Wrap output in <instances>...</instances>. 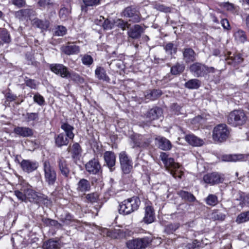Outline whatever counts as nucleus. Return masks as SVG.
Instances as JSON below:
<instances>
[{"label":"nucleus","instance_id":"obj_58","mask_svg":"<svg viewBox=\"0 0 249 249\" xmlns=\"http://www.w3.org/2000/svg\"><path fill=\"white\" fill-rule=\"evenodd\" d=\"M212 218L214 220H224L225 218V214L219 211H216L212 213Z\"/></svg>","mask_w":249,"mask_h":249},{"label":"nucleus","instance_id":"obj_45","mask_svg":"<svg viewBox=\"0 0 249 249\" xmlns=\"http://www.w3.org/2000/svg\"><path fill=\"white\" fill-rule=\"evenodd\" d=\"M115 25L118 27L121 28L123 31H124L126 29H128L130 24L127 21H124L122 19H117L114 22Z\"/></svg>","mask_w":249,"mask_h":249},{"label":"nucleus","instance_id":"obj_39","mask_svg":"<svg viewBox=\"0 0 249 249\" xmlns=\"http://www.w3.org/2000/svg\"><path fill=\"white\" fill-rule=\"evenodd\" d=\"M180 226L178 223H170L165 226L164 231L167 234H173Z\"/></svg>","mask_w":249,"mask_h":249},{"label":"nucleus","instance_id":"obj_32","mask_svg":"<svg viewBox=\"0 0 249 249\" xmlns=\"http://www.w3.org/2000/svg\"><path fill=\"white\" fill-rule=\"evenodd\" d=\"M183 57L186 63L193 62L196 59L195 53L192 49H185L183 52Z\"/></svg>","mask_w":249,"mask_h":249},{"label":"nucleus","instance_id":"obj_22","mask_svg":"<svg viewBox=\"0 0 249 249\" xmlns=\"http://www.w3.org/2000/svg\"><path fill=\"white\" fill-rule=\"evenodd\" d=\"M61 50L67 55L77 54L80 52L79 47L71 42H68L67 45L62 46Z\"/></svg>","mask_w":249,"mask_h":249},{"label":"nucleus","instance_id":"obj_36","mask_svg":"<svg viewBox=\"0 0 249 249\" xmlns=\"http://www.w3.org/2000/svg\"><path fill=\"white\" fill-rule=\"evenodd\" d=\"M101 0H83L84 5L81 6V10L87 12L88 7L96 6L100 4Z\"/></svg>","mask_w":249,"mask_h":249},{"label":"nucleus","instance_id":"obj_26","mask_svg":"<svg viewBox=\"0 0 249 249\" xmlns=\"http://www.w3.org/2000/svg\"><path fill=\"white\" fill-rule=\"evenodd\" d=\"M61 128L65 132L66 136L73 141L74 137V134L73 132L74 127L67 122L61 123Z\"/></svg>","mask_w":249,"mask_h":249},{"label":"nucleus","instance_id":"obj_24","mask_svg":"<svg viewBox=\"0 0 249 249\" xmlns=\"http://www.w3.org/2000/svg\"><path fill=\"white\" fill-rule=\"evenodd\" d=\"M185 139L189 144L193 146H201L204 144V141L202 139L193 134L186 135Z\"/></svg>","mask_w":249,"mask_h":249},{"label":"nucleus","instance_id":"obj_47","mask_svg":"<svg viewBox=\"0 0 249 249\" xmlns=\"http://www.w3.org/2000/svg\"><path fill=\"white\" fill-rule=\"evenodd\" d=\"M164 48L167 53L172 55L177 52L176 46L172 42L167 43L164 47Z\"/></svg>","mask_w":249,"mask_h":249},{"label":"nucleus","instance_id":"obj_64","mask_svg":"<svg viewBox=\"0 0 249 249\" xmlns=\"http://www.w3.org/2000/svg\"><path fill=\"white\" fill-rule=\"evenodd\" d=\"M72 216L70 213H67L65 217L61 218V220L65 224L68 225L70 223V222L72 220Z\"/></svg>","mask_w":249,"mask_h":249},{"label":"nucleus","instance_id":"obj_41","mask_svg":"<svg viewBox=\"0 0 249 249\" xmlns=\"http://www.w3.org/2000/svg\"><path fill=\"white\" fill-rule=\"evenodd\" d=\"M67 78H70L71 80L78 84H83L85 82L84 79L80 76L79 74L75 72H70L69 71L68 76Z\"/></svg>","mask_w":249,"mask_h":249},{"label":"nucleus","instance_id":"obj_3","mask_svg":"<svg viewBox=\"0 0 249 249\" xmlns=\"http://www.w3.org/2000/svg\"><path fill=\"white\" fill-rule=\"evenodd\" d=\"M230 131L226 124H219L213 129V139L214 142H222L227 140Z\"/></svg>","mask_w":249,"mask_h":249},{"label":"nucleus","instance_id":"obj_40","mask_svg":"<svg viewBox=\"0 0 249 249\" xmlns=\"http://www.w3.org/2000/svg\"><path fill=\"white\" fill-rule=\"evenodd\" d=\"M34 11L33 9H22L18 12V16L21 17L22 19H27L32 15H34Z\"/></svg>","mask_w":249,"mask_h":249},{"label":"nucleus","instance_id":"obj_9","mask_svg":"<svg viewBox=\"0 0 249 249\" xmlns=\"http://www.w3.org/2000/svg\"><path fill=\"white\" fill-rule=\"evenodd\" d=\"M149 243V238L144 237L129 240L126 242V246L129 249H142L146 248Z\"/></svg>","mask_w":249,"mask_h":249},{"label":"nucleus","instance_id":"obj_52","mask_svg":"<svg viewBox=\"0 0 249 249\" xmlns=\"http://www.w3.org/2000/svg\"><path fill=\"white\" fill-rule=\"evenodd\" d=\"M4 96L8 102H12L15 101L17 99V96L11 92L10 89L5 91L4 92Z\"/></svg>","mask_w":249,"mask_h":249},{"label":"nucleus","instance_id":"obj_48","mask_svg":"<svg viewBox=\"0 0 249 249\" xmlns=\"http://www.w3.org/2000/svg\"><path fill=\"white\" fill-rule=\"evenodd\" d=\"M206 203L210 206H215L218 202L217 197L214 195H209L206 198Z\"/></svg>","mask_w":249,"mask_h":249},{"label":"nucleus","instance_id":"obj_51","mask_svg":"<svg viewBox=\"0 0 249 249\" xmlns=\"http://www.w3.org/2000/svg\"><path fill=\"white\" fill-rule=\"evenodd\" d=\"M51 200L48 198V197L46 196L41 194H40L37 204H44L46 206H48L51 204Z\"/></svg>","mask_w":249,"mask_h":249},{"label":"nucleus","instance_id":"obj_53","mask_svg":"<svg viewBox=\"0 0 249 249\" xmlns=\"http://www.w3.org/2000/svg\"><path fill=\"white\" fill-rule=\"evenodd\" d=\"M14 194L19 200L23 202H26V193L22 191L21 190V188L20 189V190H15L14 191Z\"/></svg>","mask_w":249,"mask_h":249},{"label":"nucleus","instance_id":"obj_27","mask_svg":"<svg viewBox=\"0 0 249 249\" xmlns=\"http://www.w3.org/2000/svg\"><path fill=\"white\" fill-rule=\"evenodd\" d=\"M90 182L86 179L82 178L77 184L76 190L78 192L85 193L90 189Z\"/></svg>","mask_w":249,"mask_h":249},{"label":"nucleus","instance_id":"obj_37","mask_svg":"<svg viewBox=\"0 0 249 249\" xmlns=\"http://www.w3.org/2000/svg\"><path fill=\"white\" fill-rule=\"evenodd\" d=\"M43 249H59V243L57 241L49 240L44 243Z\"/></svg>","mask_w":249,"mask_h":249},{"label":"nucleus","instance_id":"obj_29","mask_svg":"<svg viewBox=\"0 0 249 249\" xmlns=\"http://www.w3.org/2000/svg\"><path fill=\"white\" fill-rule=\"evenodd\" d=\"M68 150L71 152L72 158L75 159L79 158L82 152L81 146L77 142L74 143L71 148L69 147Z\"/></svg>","mask_w":249,"mask_h":249},{"label":"nucleus","instance_id":"obj_35","mask_svg":"<svg viewBox=\"0 0 249 249\" xmlns=\"http://www.w3.org/2000/svg\"><path fill=\"white\" fill-rule=\"evenodd\" d=\"M162 94V91L160 89H153L147 91L145 95L146 99L155 100L160 97Z\"/></svg>","mask_w":249,"mask_h":249},{"label":"nucleus","instance_id":"obj_49","mask_svg":"<svg viewBox=\"0 0 249 249\" xmlns=\"http://www.w3.org/2000/svg\"><path fill=\"white\" fill-rule=\"evenodd\" d=\"M70 11L66 7H62L59 13V16L62 20H66L69 17Z\"/></svg>","mask_w":249,"mask_h":249},{"label":"nucleus","instance_id":"obj_20","mask_svg":"<svg viewBox=\"0 0 249 249\" xmlns=\"http://www.w3.org/2000/svg\"><path fill=\"white\" fill-rule=\"evenodd\" d=\"M104 158L107 167L111 171H113V167L115 165L116 156L112 151H106L104 155Z\"/></svg>","mask_w":249,"mask_h":249},{"label":"nucleus","instance_id":"obj_38","mask_svg":"<svg viewBox=\"0 0 249 249\" xmlns=\"http://www.w3.org/2000/svg\"><path fill=\"white\" fill-rule=\"evenodd\" d=\"M184 69V64L177 63L171 68L170 72L173 75H178L181 73Z\"/></svg>","mask_w":249,"mask_h":249},{"label":"nucleus","instance_id":"obj_50","mask_svg":"<svg viewBox=\"0 0 249 249\" xmlns=\"http://www.w3.org/2000/svg\"><path fill=\"white\" fill-rule=\"evenodd\" d=\"M67 31L65 27L61 25L57 26L55 28L54 35L58 36H63L66 35Z\"/></svg>","mask_w":249,"mask_h":249},{"label":"nucleus","instance_id":"obj_54","mask_svg":"<svg viewBox=\"0 0 249 249\" xmlns=\"http://www.w3.org/2000/svg\"><path fill=\"white\" fill-rule=\"evenodd\" d=\"M82 63L86 66H89L93 62L92 57L88 54H85L81 59Z\"/></svg>","mask_w":249,"mask_h":249},{"label":"nucleus","instance_id":"obj_2","mask_svg":"<svg viewBox=\"0 0 249 249\" xmlns=\"http://www.w3.org/2000/svg\"><path fill=\"white\" fill-rule=\"evenodd\" d=\"M43 169L45 182L50 186H54L57 180V174L55 169L51 165L49 161L46 160L44 161Z\"/></svg>","mask_w":249,"mask_h":249},{"label":"nucleus","instance_id":"obj_12","mask_svg":"<svg viewBox=\"0 0 249 249\" xmlns=\"http://www.w3.org/2000/svg\"><path fill=\"white\" fill-rule=\"evenodd\" d=\"M203 182L210 185H214L223 181V178L217 172H213L205 175L203 178Z\"/></svg>","mask_w":249,"mask_h":249},{"label":"nucleus","instance_id":"obj_56","mask_svg":"<svg viewBox=\"0 0 249 249\" xmlns=\"http://www.w3.org/2000/svg\"><path fill=\"white\" fill-rule=\"evenodd\" d=\"M34 101L39 106H42L44 104L45 100L44 97L40 94L36 93L33 97Z\"/></svg>","mask_w":249,"mask_h":249},{"label":"nucleus","instance_id":"obj_43","mask_svg":"<svg viewBox=\"0 0 249 249\" xmlns=\"http://www.w3.org/2000/svg\"><path fill=\"white\" fill-rule=\"evenodd\" d=\"M235 39L241 43H244L247 40V35L245 31L239 30L234 34Z\"/></svg>","mask_w":249,"mask_h":249},{"label":"nucleus","instance_id":"obj_17","mask_svg":"<svg viewBox=\"0 0 249 249\" xmlns=\"http://www.w3.org/2000/svg\"><path fill=\"white\" fill-rule=\"evenodd\" d=\"M13 132L23 138L32 137L34 133V130L29 127L19 126L14 128Z\"/></svg>","mask_w":249,"mask_h":249},{"label":"nucleus","instance_id":"obj_62","mask_svg":"<svg viewBox=\"0 0 249 249\" xmlns=\"http://www.w3.org/2000/svg\"><path fill=\"white\" fill-rule=\"evenodd\" d=\"M155 8H156L157 10L164 12H168L170 11V8L167 7L163 5V4H156L155 5Z\"/></svg>","mask_w":249,"mask_h":249},{"label":"nucleus","instance_id":"obj_55","mask_svg":"<svg viewBox=\"0 0 249 249\" xmlns=\"http://www.w3.org/2000/svg\"><path fill=\"white\" fill-rule=\"evenodd\" d=\"M179 167L176 169H171L169 171L172 176L175 178H181L183 173L179 169Z\"/></svg>","mask_w":249,"mask_h":249},{"label":"nucleus","instance_id":"obj_1","mask_svg":"<svg viewBox=\"0 0 249 249\" xmlns=\"http://www.w3.org/2000/svg\"><path fill=\"white\" fill-rule=\"evenodd\" d=\"M141 201L137 196L124 200L119 205V212L124 215L129 214L138 209Z\"/></svg>","mask_w":249,"mask_h":249},{"label":"nucleus","instance_id":"obj_4","mask_svg":"<svg viewBox=\"0 0 249 249\" xmlns=\"http://www.w3.org/2000/svg\"><path fill=\"white\" fill-rule=\"evenodd\" d=\"M247 120V117L243 110H234L229 115L228 122L229 124L236 126L243 125Z\"/></svg>","mask_w":249,"mask_h":249},{"label":"nucleus","instance_id":"obj_33","mask_svg":"<svg viewBox=\"0 0 249 249\" xmlns=\"http://www.w3.org/2000/svg\"><path fill=\"white\" fill-rule=\"evenodd\" d=\"M201 82L198 79H192L187 81L185 84V87L188 89H198L201 86Z\"/></svg>","mask_w":249,"mask_h":249},{"label":"nucleus","instance_id":"obj_63","mask_svg":"<svg viewBox=\"0 0 249 249\" xmlns=\"http://www.w3.org/2000/svg\"><path fill=\"white\" fill-rule=\"evenodd\" d=\"M103 27L105 29H111L113 27V24L108 19H107L104 20Z\"/></svg>","mask_w":249,"mask_h":249},{"label":"nucleus","instance_id":"obj_57","mask_svg":"<svg viewBox=\"0 0 249 249\" xmlns=\"http://www.w3.org/2000/svg\"><path fill=\"white\" fill-rule=\"evenodd\" d=\"M25 83L27 87L32 89H36L37 87V84L35 80L30 79L27 77H25L24 78Z\"/></svg>","mask_w":249,"mask_h":249},{"label":"nucleus","instance_id":"obj_13","mask_svg":"<svg viewBox=\"0 0 249 249\" xmlns=\"http://www.w3.org/2000/svg\"><path fill=\"white\" fill-rule=\"evenodd\" d=\"M20 165L22 170L27 173L36 171L39 167L37 161L31 160H23Z\"/></svg>","mask_w":249,"mask_h":249},{"label":"nucleus","instance_id":"obj_60","mask_svg":"<svg viewBox=\"0 0 249 249\" xmlns=\"http://www.w3.org/2000/svg\"><path fill=\"white\" fill-rule=\"evenodd\" d=\"M220 6L228 11H232L234 10L233 4L229 2L221 3Z\"/></svg>","mask_w":249,"mask_h":249},{"label":"nucleus","instance_id":"obj_30","mask_svg":"<svg viewBox=\"0 0 249 249\" xmlns=\"http://www.w3.org/2000/svg\"><path fill=\"white\" fill-rule=\"evenodd\" d=\"M23 115L24 116L25 121L31 123L32 125H34L39 120V114L37 112H27Z\"/></svg>","mask_w":249,"mask_h":249},{"label":"nucleus","instance_id":"obj_34","mask_svg":"<svg viewBox=\"0 0 249 249\" xmlns=\"http://www.w3.org/2000/svg\"><path fill=\"white\" fill-rule=\"evenodd\" d=\"M178 194L186 201L193 202L196 200L195 196L192 194L188 192L180 190L178 192Z\"/></svg>","mask_w":249,"mask_h":249},{"label":"nucleus","instance_id":"obj_42","mask_svg":"<svg viewBox=\"0 0 249 249\" xmlns=\"http://www.w3.org/2000/svg\"><path fill=\"white\" fill-rule=\"evenodd\" d=\"M249 221V211L242 212L236 217V222L238 224H241Z\"/></svg>","mask_w":249,"mask_h":249},{"label":"nucleus","instance_id":"obj_19","mask_svg":"<svg viewBox=\"0 0 249 249\" xmlns=\"http://www.w3.org/2000/svg\"><path fill=\"white\" fill-rule=\"evenodd\" d=\"M155 219L154 209L151 206H146L144 208V216L143 221L146 224H150Z\"/></svg>","mask_w":249,"mask_h":249},{"label":"nucleus","instance_id":"obj_28","mask_svg":"<svg viewBox=\"0 0 249 249\" xmlns=\"http://www.w3.org/2000/svg\"><path fill=\"white\" fill-rule=\"evenodd\" d=\"M248 155H227L222 157V160L225 161H237L239 160H246Z\"/></svg>","mask_w":249,"mask_h":249},{"label":"nucleus","instance_id":"obj_31","mask_svg":"<svg viewBox=\"0 0 249 249\" xmlns=\"http://www.w3.org/2000/svg\"><path fill=\"white\" fill-rule=\"evenodd\" d=\"M33 25L42 30H46L50 26V22L46 19L41 20L38 18H35L32 21Z\"/></svg>","mask_w":249,"mask_h":249},{"label":"nucleus","instance_id":"obj_15","mask_svg":"<svg viewBox=\"0 0 249 249\" xmlns=\"http://www.w3.org/2000/svg\"><path fill=\"white\" fill-rule=\"evenodd\" d=\"M49 68L55 74L60 76L62 78H67L69 71L67 67L61 64H52Z\"/></svg>","mask_w":249,"mask_h":249},{"label":"nucleus","instance_id":"obj_7","mask_svg":"<svg viewBox=\"0 0 249 249\" xmlns=\"http://www.w3.org/2000/svg\"><path fill=\"white\" fill-rule=\"evenodd\" d=\"M151 142V139L145 136L135 134L130 137V144L133 148L147 147Z\"/></svg>","mask_w":249,"mask_h":249},{"label":"nucleus","instance_id":"obj_46","mask_svg":"<svg viewBox=\"0 0 249 249\" xmlns=\"http://www.w3.org/2000/svg\"><path fill=\"white\" fill-rule=\"evenodd\" d=\"M165 166L167 168H168L169 171L171 169H176L180 167L178 163L175 162L174 159L170 158H168L167 160L164 163Z\"/></svg>","mask_w":249,"mask_h":249},{"label":"nucleus","instance_id":"obj_61","mask_svg":"<svg viewBox=\"0 0 249 249\" xmlns=\"http://www.w3.org/2000/svg\"><path fill=\"white\" fill-rule=\"evenodd\" d=\"M232 60L236 64H239L243 62V59L242 57L241 54L238 53L236 55H235L233 56H232L231 57Z\"/></svg>","mask_w":249,"mask_h":249},{"label":"nucleus","instance_id":"obj_16","mask_svg":"<svg viewBox=\"0 0 249 249\" xmlns=\"http://www.w3.org/2000/svg\"><path fill=\"white\" fill-rule=\"evenodd\" d=\"M144 32L143 27L139 24H135L131 27H129L127 31L128 37L133 39H137L141 37L142 34Z\"/></svg>","mask_w":249,"mask_h":249},{"label":"nucleus","instance_id":"obj_8","mask_svg":"<svg viewBox=\"0 0 249 249\" xmlns=\"http://www.w3.org/2000/svg\"><path fill=\"white\" fill-rule=\"evenodd\" d=\"M123 15L129 18V21L133 23L140 22L141 17L140 12L133 6H128L123 12Z\"/></svg>","mask_w":249,"mask_h":249},{"label":"nucleus","instance_id":"obj_6","mask_svg":"<svg viewBox=\"0 0 249 249\" xmlns=\"http://www.w3.org/2000/svg\"><path fill=\"white\" fill-rule=\"evenodd\" d=\"M20 186L21 190L26 193V202L29 201L30 202L37 204L41 194L35 192L33 190L32 186L24 181L20 183Z\"/></svg>","mask_w":249,"mask_h":249},{"label":"nucleus","instance_id":"obj_25","mask_svg":"<svg viewBox=\"0 0 249 249\" xmlns=\"http://www.w3.org/2000/svg\"><path fill=\"white\" fill-rule=\"evenodd\" d=\"M55 144L58 147L67 146L70 142V139L65 136L63 133H61L54 137Z\"/></svg>","mask_w":249,"mask_h":249},{"label":"nucleus","instance_id":"obj_44","mask_svg":"<svg viewBox=\"0 0 249 249\" xmlns=\"http://www.w3.org/2000/svg\"><path fill=\"white\" fill-rule=\"evenodd\" d=\"M0 38L5 43L11 41L10 35L6 29L0 28Z\"/></svg>","mask_w":249,"mask_h":249},{"label":"nucleus","instance_id":"obj_14","mask_svg":"<svg viewBox=\"0 0 249 249\" xmlns=\"http://www.w3.org/2000/svg\"><path fill=\"white\" fill-rule=\"evenodd\" d=\"M86 170L90 174H97L101 169L98 159L93 158L85 164Z\"/></svg>","mask_w":249,"mask_h":249},{"label":"nucleus","instance_id":"obj_10","mask_svg":"<svg viewBox=\"0 0 249 249\" xmlns=\"http://www.w3.org/2000/svg\"><path fill=\"white\" fill-rule=\"evenodd\" d=\"M119 160L121 169L124 174H128L132 169V161L125 152H121L119 154Z\"/></svg>","mask_w":249,"mask_h":249},{"label":"nucleus","instance_id":"obj_21","mask_svg":"<svg viewBox=\"0 0 249 249\" xmlns=\"http://www.w3.org/2000/svg\"><path fill=\"white\" fill-rule=\"evenodd\" d=\"M95 76L99 81L109 83L110 78L104 68L97 66L95 70Z\"/></svg>","mask_w":249,"mask_h":249},{"label":"nucleus","instance_id":"obj_5","mask_svg":"<svg viewBox=\"0 0 249 249\" xmlns=\"http://www.w3.org/2000/svg\"><path fill=\"white\" fill-rule=\"evenodd\" d=\"M162 110L161 108L155 107L147 111L146 118L148 120L139 123V125L143 128L149 127L151 124L152 121L157 120L161 116Z\"/></svg>","mask_w":249,"mask_h":249},{"label":"nucleus","instance_id":"obj_23","mask_svg":"<svg viewBox=\"0 0 249 249\" xmlns=\"http://www.w3.org/2000/svg\"><path fill=\"white\" fill-rule=\"evenodd\" d=\"M155 140L159 148L163 150H169L172 147L171 142L164 137L158 136L155 138Z\"/></svg>","mask_w":249,"mask_h":249},{"label":"nucleus","instance_id":"obj_18","mask_svg":"<svg viewBox=\"0 0 249 249\" xmlns=\"http://www.w3.org/2000/svg\"><path fill=\"white\" fill-rule=\"evenodd\" d=\"M57 163L61 174L65 178L68 177L70 171L67 160L63 157H59Z\"/></svg>","mask_w":249,"mask_h":249},{"label":"nucleus","instance_id":"obj_59","mask_svg":"<svg viewBox=\"0 0 249 249\" xmlns=\"http://www.w3.org/2000/svg\"><path fill=\"white\" fill-rule=\"evenodd\" d=\"M86 198L90 202H95L97 200V195L94 193L89 194L86 196Z\"/></svg>","mask_w":249,"mask_h":249},{"label":"nucleus","instance_id":"obj_11","mask_svg":"<svg viewBox=\"0 0 249 249\" xmlns=\"http://www.w3.org/2000/svg\"><path fill=\"white\" fill-rule=\"evenodd\" d=\"M191 73L195 77H202L206 75V65L204 64L196 62L189 67Z\"/></svg>","mask_w":249,"mask_h":249}]
</instances>
